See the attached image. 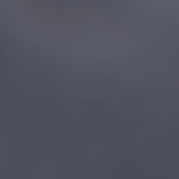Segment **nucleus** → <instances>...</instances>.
<instances>
[{"instance_id":"2","label":"nucleus","mask_w":179,"mask_h":179,"mask_svg":"<svg viewBox=\"0 0 179 179\" xmlns=\"http://www.w3.org/2000/svg\"><path fill=\"white\" fill-rule=\"evenodd\" d=\"M155 110H157V106H155Z\"/></svg>"},{"instance_id":"1","label":"nucleus","mask_w":179,"mask_h":179,"mask_svg":"<svg viewBox=\"0 0 179 179\" xmlns=\"http://www.w3.org/2000/svg\"><path fill=\"white\" fill-rule=\"evenodd\" d=\"M157 122V117H155V122Z\"/></svg>"}]
</instances>
